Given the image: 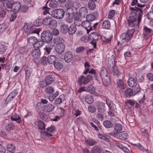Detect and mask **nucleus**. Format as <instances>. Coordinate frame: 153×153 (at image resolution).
<instances>
[{
	"instance_id": "ddd939ff",
	"label": "nucleus",
	"mask_w": 153,
	"mask_h": 153,
	"mask_svg": "<svg viewBox=\"0 0 153 153\" xmlns=\"http://www.w3.org/2000/svg\"><path fill=\"white\" fill-rule=\"evenodd\" d=\"M97 107L98 112H104L105 111V103L102 102L97 103Z\"/></svg>"
},
{
	"instance_id": "c9c22d12",
	"label": "nucleus",
	"mask_w": 153,
	"mask_h": 153,
	"mask_svg": "<svg viewBox=\"0 0 153 153\" xmlns=\"http://www.w3.org/2000/svg\"><path fill=\"white\" fill-rule=\"evenodd\" d=\"M134 145L137 147V148L141 151L145 153H148V149L145 148L140 143H138L137 144H134Z\"/></svg>"
},
{
	"instance_id": "e2e57ef3",
	"label": "nucleus",
	"mask_w": 153,
	"mask_h": 153,
	"mask_svg": "<svg viewBox=\"0 0 153 153\" xmlns=\"http://www.w3.org/2000/svg\"><path fill=\"white\" fill-rule=\"evenodd\" d=\"M89 111L91 113H94L96 111V109L95 107L93 105H91L88 107Z\"/></svg>"
},
{
	"instance_id": "72a5a7b5",
	"label": "nucleus",
	"mask_w": 153,
	"mask_h": 153,
	"mask_svg": "<svg viewBox=\"0 0 153 153\" xmlns=\"http://www.w3.org/2000/svg\"><path fill=\"white\" fill-rule=\"evenodd\" d=\"M5 128L7 131H10L15 129V126L12 123H10L6 126Z\"/></svg>"
},
{
	"instance_id": "c756f323",
	"label": "nucleus",
	"mask_w": 153,
	"mask_h": 153,
	"mask_svg": "<svg viewBox=\"0 0 153 153\" xmlns=\"http://www.w3.org/2000/svg\"><path fill=\"white\" fill-rule=\"evenodd\" d=\"M114 130L116 133L121 131L123 128L122 125L119 123H116L114 125Z\"/></svg>"
},
{
	"instance_id": "6e6d98bb",
	"label": "nucleus",
	"mask_w": 153,
	"mask_h": 153,
	"mask_svg": "<svg viewBox=\"0 0 153 153\" xmlns=\"http://www.w3.org/2000/svg\"><path fill=\"white\" fill-rule=\"evenodd\" d=\"M38 128L40 130H45V126L44 123L42 121H39L38 123Z\"/></svg>"
},
{
	"instance_id": "b1692460",
	"label": "nucleus",
	"mask_w": 153,
	"mask_h": 153,
	"mask_svg": "<svg viewBox=\"0 0 153 153\" xmlns=\"http://www.w3.org/2000/svg\"><path fill=\"white\" fill-rule=\"evenodd\" d=\"M101 148L98 146L96 145L91 148V153H101Z\"/></svg>"
},
{
	"instance_id": "bf43d9fd",
	"label": "nucleus",
	"mask_w": 153,
	"mask_h": 153,
	"mask_svg": "<svg viewBox=\"0 0 153 153\" xmlns=\"http://www.w3.org/2000/svg\"><path fill=\"white\" fill-rule=\"evenodd\" d=\"M25 71L26 75L25 79H28L32 73V71L30 69H25Z\"/></svg>"
},
{
	"instance_id": "473e14b6",
	"label": "nucleus",
	"mask_w": 153,
	"mask_h": 153,
	"mask_svg": "<svg viewBox=\"0 0 153 153\" xmlns=\"http://www.w3.org/2000/svg\"><path fill=\"white\" fill-rule=\"evenodd\" d=\"M85 101L88 104H92L94 102V100L91 95H87L85 98Z\"/></svg>"
},
{
	"instance_id": "774afa93",
	"label": "nucleus",
	"mask_w": 153,
	"mask_h": 153,
	"mask_svg": "<svg viewBox=\"0 0 153 153\" xmlns=\"http://www.w3.org/2000/svg\"><path fill=\"white\" fill-rule=\"evenodd\" d=\"M147 77L149 80L153 81V74L151 73H148L147 74Z\"/></svg>"
},
{
	"instance_id": "cd10ccee",
	"label": "nucleus",
	"mask_w": 153,
	"mask_h": 153,
	"mask_svg": "<svg viewBox=\"0 0 153 153\" xmlns=\"http://www.w3.org/2000/svg\"><path fill=\"white\" fill-rule=\"evenodd\" d=\"M49 23V27L51 29L55 28L57 25V22L56 20H50Z\"/></svg>"
},
{
	"instance_id": "9d476101",
	"label": "nucleus",
	"mask_w": 153,
	"mask_h": 153,
	"mask_svg": "<svg viewBox=\"0 0 153 153\" xmlns=\"http://www.w3.org/2000/svg\"><path fill=\"white\" fill-rule=\"evenodd\" d=\"M73 53L71 51H68L66 52L64 56L65 62L68 63L70 62L73 59Z\"/></svg>"
},
{
	"instance_id": "3c124183",
	"label": "nucleus",
	"mask_w": 153,
	"mask_h": 153,
	"mask_svg": "<svg viewBox=\"0 0 153 153\" xmlns=\"http://www.w3.org/2000/svg\"><path fill=\"white\" fill-rule=\"evenodd\" d=\"M141 135L145 138H148V133L147 130L146 129L143 128L141 129Z\"/></svg>"
},
{
	"instance_id": "49530a36",
	"label": "nucleus",
	"mask_w": 153,
	"mask_h": 153,
	"mask_svg": "<svg viewBox=\"0 0 153 153\" xmlns=\"http://www.w3.org/2000/svg\"><path fill=\"white\" fill-rule=\"evenodd\" d=\"M39 117L43 121H46L48 119V117L46 114L43 112H40L39 113Z\"/></svg>"
},
{
	"instance_id": "f03ea898",
	"label": "nucleus",
	"mask_w": 153,
	"mask_h": 153,
	"mask_svg": "<svg viewBox=\"0 0 153 153\" xmlns=\"http://www.w3.org/2000/svg\"><path fill=\"white\" fill-rule=\"evenodd\" d=\"M63 39L60 37H57L56 38V45L55 48V51L58 53L61 54L64 51L65 45L62 42Z\"/></svg>"
},
{
	"instance_id": "603ef678",
	"label": "nucleus",
	"mask_w": 153,
	"mask_h": 153,
	"mask_svg": "<svg viewBox=\"0 0 153 153\" xmlns=\"http://www.w3.org/2000/svg\"><path fill=\"white\" fill-rule=\"evenodd\" d=\"M104 112H98L96 115V118L99 120H102L104 117Z\"/></svg>"
},
{
	"instance_id": "5701e85b",
	"label": "nucleus",
	"mask_w": 153,
	"mask_h": 153,
	"mask_svg": "<svg viewBox=\"0 0 153 153\" xmlns=\"http://www.w3.org/2000/svg\"><path fill=\"white\" fill-rule=\"evenodd\" d=\"M107 67L109 69L110 71H111L115 68V60L113 59L112 60H109L107 64Z\"/></svg>"
},
{
	"instance_id": "2eb2a0df",
	"label": "nucleus",
	"mask_w": 153,
	"mask_h": 153,
	"mask_svg": "<svg viewBox=\"0 0 153 153\" xmlns=\"http://www.w3.org/2000/svg\"><path fill=\"white\" fill-rule=\"evenodd\" d=\"M125 143H124L117 142L115 143V146L120 148L122 149L124 152L127 153H129V150L125 146Z\"/></svg>"
},
{
	"instance_id": "2f4dec72",
	"label": "nucleus",
	"mask_w": 153,
	"mask_h": 153,
	"mask_svg": "<svg viewBox=\"0 0 153 153\" xmlns=\"http://www.w3.org/2000/svg\"><path fill=\"white\" fill-rule=\"evenodd\" d=\"M103 124L104 126L107 128H112L114 125L111 121L108 120L104 121L103 122Z\"/></svg>"
},
{
	"instance_id": "6e6552de",
	"label": "nucleus",
	"mask_w": 153,
	"mask_h": 153,
	"mask_svg": "<svg viewBox=\"0 0 153 153\" xmlns=\"http://www.w3.org/2000/svg\"><path fill=\"white\" fill-rule=\"evenodd\" d=\"M21 4L19 2H16L13 4L12 11H15L11 14V18L15 19L17 17L16 12H18L21 8Z\"/></svg>"
},
{
	"instance_id": "0eeeda50",
	"label": "nucleus",
	"mask_w": 153,
	"mask_h": 153,
	"mask_svg": "<svg viewBox=\"0 0 153 153\" xmlns=\"http://www.w3.org/2000/svg\"><path fill=\"white\" fill-rule=\"evenodd\" d=\"M65 13V11L62 9H57L52 11L51 15L54 18L60 19L63 18Z\"/></svg>"
},
{
	"instance_id": "c85d7f7f",
	"label": "nucleus",
	"mask_w": 153,
	"mask_h": 153,
	"mask_svg": "<svg viewBox=\"0 0 153 153\" xmlns=\"http://www.w3.org/2000/svg\"><path fill=\"white\" fill-rule=\"evenodd\" d=\"M68 26L67 25L62 24L60 27V31L62 33L66 34L67 32H68Z\"/></svg>"
},
{
	"instance_id": "a211bd4d",
	"label": "nucleus",
	"mask_w": 153,
	"mask_h": 153,
	"mask_svg": "<svg viewBox=\"0 0 153 153\" xmlns=\"http://www.w3.org/2000/svg\"><path fill=\"white\" fill-rule=\"evenodd\" d=\"M117 88L120 89L122 90L125 88L126 85L121 79L117 80Z\"/></svg>"
},
{
	"instance_id": "4c0bfd02",
	"label": "nucleus",
	"mask_w": 153,
	"mask_h": 153,
	"mask_svg": "<svg viewBox=\"0 0 153 153\" xmlns=\"http://www.w3.org/2000/svg\"><path fill=\"white\" fill-rule=\"evenodd\" d=\"M45 93L48 94H52L54 91L53 88L51 86L47 87L45 88Z\"/></svg>"
},
{
	"instance_id": "864d4df0",
	"label": "nucleus",
	"mask_w": 153,
	"mask_h": 153,
	"mask_svg": "<svg viewBox=\"0 0 153 153\" xmlns=\"http://www.w3.org/2000/svg\"><path fill=\"white\" fill-rule=\"evenodd\" d=\"M132 5H137L138 7H143L145 6L144 4H140L137 3V0H133L131 3Z\"/></svg>"
},
{
	"instance_id": "4be33fe9",
	"label": "nucleus",
	"mask_w": 153,
	"mask_h": 153,
	"mask_svg": "<svg viewBox=\"0 0 153 153\" xmlns=\"http://www.w3.org/2000/svg\"><path fill=\"white\" fill-rule=\"evenodd\" d=\"M57 59V57L54 55H50L47 57V62L50 64L54 63Z\"/></svg>"
},
{
	"instance_id": "f3484780",
	"label": "nucleus",
	"mask_w": 153,
	"mask_h": 153,
	"mask_svg": "<svg viewBox=\"0 0 153 153\" xmlns=\"http://www.w3.org/2000/svg\"><path fill=\"white\" fill-rule=\"evenodd\" d=\"M44 42L41 39H38L35 43L33 44V47L36 49H40L44 45Z\"/></svg>"
},
{
	"instance_id": "de8ad7c7",
	"label": "nucleus",
	"mask_w": 153,
	"mask_h": 153,
	"mask_svg": "<svg viewBox=\"0 0 153 153\" xmlns=\"http://www.w3.org/2000/svg\"><path fill=\"white\" fill-rule=\"evenodd\" d=\"M7 149L8 151L13 152L15 149V147L12 144H8L7 146Z\"/></svg>"
},
{
	"instance_id": "4468645a",
	"label": "nucleus",
	"mask_w": 153,
	"mask_h": 153,
	"mask_svg": "<svg viewBox=\"0 0 153 153\" xmlns=\"http://www.w3.org/2000/svg\"><path fill=\"white\" fill-rule=\"evenodd\" d=\"M141 20H128V23L129 26L133 27L135 26H138L139 23L141 22Z\"/></svg>"
},
{
	"instance_id": "f704fd0d",
	"label": "nucleus",
	"mask_w": 153,
	"mask_h": 153,
	"mask_svg": "<svg viewBox=\"0 0 153 153\" xmlns=\"http://www.w3.org/2000/svg\"><path fill=\"white\" fill-rule=\"evenodd\" d=\"M102 27L103 28L109 29L111 25L110 21L109 20H105L104 21L102 24Z\"/></svg>"
},
{
	"instance_id": "13d9d810",
	"label": "nucleus",
	"mask_w": 153,
	"mask_h": 153,
	"mask_svg": "<svg viewBox=\"0 0 153 153\" xmlns=\"http://www.w3.org/2000/svg\"><path fill=\"white\" fill-rule=\"evenodd\" d=\"M134 95L140 91V89L138 85H136L135 87H134Z\"/></svg>"
},
{
	"instance_id": "9b49d317",
	"label": "nucleus",
	"mask_w": 153,
	"mask_h": 153,
	"mask_svg": "<svg viewBox=\"0 0 153 153\" xmlns=\"http://www.w3.org/2000/svg\"><path fill=\"white\" fill-rule=\"evenodd\" d=\"M41 54L40 49L34 48V49L31 52V56L36 59H38L40 58Z\"/></svg>"
},
{
	"instance_id": "a18cd8bd",
	"label": "nucleus",
	"mask_w": 153,
	"mask_h": 153,
	"mask_svg": "<svg viewBox=\"0 0 153 153\" xmlns=\"http://www.w3.org/2000/svg\"><path fill=\"white\" fill-rule=\"evenodd\" d=\"M38 39L34 36L29 37L27 39V42L28 43H31L33 45L37 41Z\"/></svg>"
},
{
	"instance_id": "e433bc0d",
	"label": "nucleus",
	"mask_w": 153,
	"mask_h": 153,
	"mask_svg": "<svg viewBox=\"0 0 153 153\" xmlns=\"http://www.w3.org/2000/svg\"><path fill=\"white\" fill-rule=\"evenodd\" d=\"M88 6L89 8L91 10H94L96 8V5L94 1L90 0L88 3Z\"/></svg>"
},
{
	"instance_id": "1a4fd4ad",
	"label": "nucleus",
	"mask_w": 153,
	"mask_h": 153,
	"mask_svg": "<svg viewBox=\"0 0 153 153\" xmlns=\"http://www.w3.org/2000/svg\"><path fill=\"white\" fill-rule=\"evenodd\" d=\"M103 68H102V71L100 74V76L102 81V83L104 85L107 86H108L110 84V79L109 77L107 74H104V71Z\"/></svg>"
},
{
	"instance_id": "6ab92c4d",
	"label": "nucleus",
	"mask_w": 153,
	"mask_h": 153,
	"mask_svg": "<svg viewBox=\"0 0 153 153\" xmlns=\"http://www.w3.org/2000/svg\"><path fill=\"white\" fill-rule=\"evenodd\" d=\"M128 136L127 133L125 132H121L117 134V137L119 139L124 140L126 139Z\"/></svg>"
},
{
	"instance_id": "39448f33",
	"label": "nucleus",
	"mask_w": 153,
	"mask_h": 153,
	"mask_svg": "<svg viewBox=\"0 0 153 153\" xmlns=\"http://www.w3.org/2000/svg\"><path fill=\"white\" fill-rule=\"evenodd\" d=\"M93 79V76L91 74L88 75L86 76L81 75L78 78L77 83L80 86L82 84L85 85Z\"/></svg>"
},
{
	"instance_id": "dca6fc26",
	"label": "nucleus",
	"mask_w": 153,
	"mask_h": 153,
	"mask_svg": "<svg viewBox=\"0 0 153 153\" xmlns=\"http://www.w3.org/2000/svg\"><path fill=\"white\" fill-rule=\"evenodd\" d=\"M65 16L67 19H74L75 16L74 10H66V13Z\"/></svg>"
},
{
	"instance_id": "f8f14e48",
	"label": "nucleus",
	"mask_w": 153,
	"mask_h": 153,
	"mask_svg": "<svg viewBox=\"0 0 153 153\" xmlns=\"http://www.w3.org/2000/svg\"><path fill=\"white\" fill-rule=\"evenodd\" d=\"M55 107V106L53 104H47L43 107L42 110L46 112H50L53 111Z\"/></svg>"
},
{
	"instance_id": "69168bd1",
	"label": "nucleus",
	"mask_w": 153,
	"mask_h": 153,
	"mask_svg": "<svg viewBox=\"0 0 153 153\" xmlns=\"http://www.w3.org/2000/svg\"><path fill=\"white\" fill-rule=\"evenodd\" d=\"M82 20H74V24L75 26H79L82 25Z\"/></svg>"
},
{
	"instance_id": "ea45409f",
	"label": "nucleus",
	"mask_w": 153,
	"mask_h": 153,
	"mask_svg": "<svg viewBox=\"0 0 153 153\" xmlns=\"http://www.w3.org/2000/svg\"><path fill=\"white\" fill-rule=\"evenodd\" d=\"M90 40L91 39L98 40V36L97 33L95 32H92L89 36Z\"/></svg>"
},
{
	"instance_id": "412c9836",
	"label": "nucleus",
	"mask_w": 153,
	"mask_h": 153,
	"mask_svg": "<svg viewBox=\"0 0 153 153\" xmlns=\"http://www.w3.org/2000/svg\"><path fill=\"white\" fill-rule=\"evenodd\" d=\"M124 95L127 97H130L134 95L133 90L130 88H127L125 91Z\"/></svg>"
},
{
	"instance_id": "20e7f679",
	"label": "nucleus",
	"mask_w": 153,
	"mask_h": 153,
	"mask_svg": "<svg viewBox=\"0 0 153 153\" xmlns=\"http://www.w3.org/2000/svg\"><path fill=\"white\" fill-rule=\"evenodd\" d=\"M79 4L72 0H68L65 4L66 10H74V9H78L79 7Z\"/></svg>"
},
{
	"instance_id": "7c9ffc66",
	"label": "nucleus",
	"mask_w": 153,
	"mask_h": 153,
	"mask_svg": "<svg viewBox=\"0 0 153 153\" xmlns=\"http://www.w3.org/2000/svg\"><path fill=\"white\" fill-rule=\"evenodd\" d=\"M54 66L58 70H60L63 67V64L59 61L55 62L54 63Z\"/></svg>"
},
{
	"instance_id": "bb28decb",
	"label": "nucleus",
	"mask_w": 153,
	"mask_h": 153,
	"mask_svg": "<svg viewBox=\"0 0 153 153\" xmlns=\"http://www.w3.org/2000/svg\"><path fill=\"white\" fill-rule=\"evenodd\" d=\"M65 96L64 95H61L56 99L54 101V104L56 105H58L61 104L65 99Z\"/></svg>"
},
{
	"instance_id": "680f3d73",
	"label": "nucleus",
	"mask_w": 153,
	"mask_h": 153,
	"mask_svg": "<svg viewBox=\"0 0 153 153\" xmlns=\"http://www.w3.org/2000/svg\"><path fill=\"white\" fill-rule=\"evenodd\" d=\"M111 71H113L114 73V75L116 76L117 77L120 74L119 71L115 68H114Z\"/></svg>"
},
{
	"instance_id": "f257e3e1",
	"label": "nucleus",
	"mask_w": 153,
	"mask_h": 153,
	"mask_svg": "<svg viewBox=\"0 0 153 153\" xmlns=\"http://www.w3.org/2000/svg\"><path fill=\"white\" fill-rule=\"evenodd\" d=\"M41 40L44 42L48 44V45L51 47H53L56 43V38L53 39V35L49 30L43 32L41 34Z\"/></svg>"
},
{
	"instance_id": "5fc2aeb1",
	"label": "nucleus",
	"mask_w": 153,
	"mask_h": 153,
	"mask_svg": "<svg viewBox=\"0 0 153 153\" xmlns=\"http://www.w3.org/2000/svg\"><path fill=\"white\" fill-rule=\"evenodd\" d=\"M135 103V102L133 100H128L126 102V104L128 106V104L130 105L129 107H132Z\"/></svg>"
},
{
	"instance_id": "338daca9",
	"label": "nucleus",
	"mask_w": 153,
	"mask_h": 153,
	"mask_svg": "<svg viewBox=\"0 0 153 153\" xmlns=\"http://www.w3.org/2000/svg\"><path fill=\"white\" fill-rule=\"evenodd\" d=\"M148 19H153V11H150L146 15Z\"/></svg>"
},
{
	"instance_id": "37998d69",
	"label": "nucleus",
	"mask_w": 153,
	"mask_h": 153,
	"mask_svg": "<svg viewBox=\"0 0 153 153\" xmlns=\"http://www.w3.org/2000/svg\"><path fill=\"white\" fill-rule=\"evenodd\" d=\"M79 13L81 14V16L85 17V15H87V10L85 7H82L80 8L79 10Z\"/></svg>"
},
{
	"instance_id": "aec40b11",
	"label": "nucleus",
	"mask_w": 153,
	"mask_h": 153,
	"mask_svg": "<svg viewBox=\"0 0 153 153\" xmlns=\"http://www.w3.org/2000/svg\"><path fill=\"white\" fill-rule=\"evenodd\" d=\"M55 79V77L53 76L49 75L47 76L45 79L46 83L48 85L51 84L53 82Z\"/></svg>"
},
{
	"instance_id": "79ce46f5",
	"label": "nucleus",
	"mask_w": 153,
	"mask_h": 153,
	"mask_svg": "<svg viewBox=\"0 0 153 153\" xmlns=\"http://www.w3.org/2000/svg\"><path fill=\"white\" fill-rule=\"evenodd\" d=\"M86 19H96L98 18V14L96 13L95 15L94 14H90L86 15Z\"/></svg>"
},
{
	"instance_id": "393cba45",
	"label": "nucleus",
	"mask_w": 153,
	"mask_h": 153,
	"mask_svg": "<svg viewBox=\"0 0 153 153\" xmlns=\"http://www.w3.org/2000/svg\"><path fill=\"white\" fill-rule=\"evenodd\" d=\"M11 119L12 120L16 121L18 123H20L22 121L20 117L16 113H14L12 115L11 117Z\"/></svg>"
},
{
	"instance_id": "8fccbe9b",
	"label": "nucleus",
	"mask_w": 153,
	"mask_h": 153,
	"mask_svg": "<svg viewBox=\"0 0 153 153\" xmlns=\"http://www.w3.org/2000/svg\"><path fill=\"white\" fill-rule=\"evenodd\" d=\"M43 20H36L33 23L34 26L39 27L43 23Z\"/></svg>"
},
{
	"instance_id": "0e129e2a",
	"label": "nucleus",
	"mask_w": 153,
	"mask_h": 153,
	"mask_svg": "<svg viewBox=\"0 0 153 153\" xmlns=\"http://www.w3.org/2000/svg\"><path fill=\"white\" fill-rule=\"evenodd\" d=\"M74 19H79L80 18H83L84 17H83V16H81V14L79 13H74Z\"/></svg>"
},
{
	"instance_id": "58836bf2",
	"label": "nucleus",
	"mask_w": 153,
	"mask_h": 153,
	"mask_svg": "<svg viewBox=\"0 0 153 153\" xmlns=\"http://www.w3.org/2000/svg\"><path fill=\"white\" fill-rule=\"evenodd\" d=\"M136 81V80L133 78L130 77L127 82L128 85L130 87H133L134 86Z\"/></svg>"
},
{
	"instance_id": "423d86ee",
	"label": "nucleus",
	"mask_w": 153,
	"mask_h": 153,
	"mask_svg": "<svg viewBox=\"0 0 153 153\" xmlns=\"http://www.w3.org/2000/svg\"><path fill=\"white\" fill-rule=\"evenodd\" d=\"M25 31L26 33L28 34L36 33L38 35L41 31V29L40 28H36L34 27L32 24H29L27 23Z\"/></svg>"
},
{
	"instance_id": "c03bdc74",
	"label": "nucleus",
	"mask_w": 153,
	"mask_h": 153,
	"mask_svg": "<svg viewBox=\"0 0 153 153\" xmlns=\"http://www.w3.org/2000/svg\"><path fill=\"white\" fill-rule=\"evenodd\" d=\"M86 90L89 93L93 94L95 92V88L92 85H90L87 87Z\"/></svg>"
},
{
	"instance_id": "a19ab883",
	"label": "nucleus",
	"mask_w": 153,
	"mask_h": 153,
	"mask_svg": "<svg viewBox=\"0 0 153 153\" xmlns=\"http://www.w3.org/2000/svg\"><path fill=\"white\" fill-rule=\"evenodd\" d=\"M85 142L89 146H92L95 145L97 143L96 141L92 139H89L88 140H86Z\"/></svg>"
},
{
	"instance_id": "052dcab7",
	"label": "nucleus",
	"mask_w": 153,
	"mask_h": 153,
	"mask_svg": "<svg viewBox=\"0 0 153 153\" xmlns=\"http://www.w3.org/2000/svg\"><path fill=\"white\" fill-rule=\"evenodd\" d=\"M85 49V48L83 46H80L76 48V52L77 53H79L83 51Z\"/></svg>"
},
{
	"instance_id": "4d7b16f0",
	"label": "nucleus",
	"mask_w": 153,
	"mask_h": 153,
	"mask_svg": "<svg viewBox=\"0 0 153 153\" xmlns=\"http://www.w3.org/2000/svg\"><path fill=\"white\" fill-rule=\"evenodd\" d=\"M90 40L89 36H84L82 37L80 39L81 41L84 43L88 42Z\"/></svg>"
},
{
	"instance_id": "09e8293b",
	"label": "nucleus",
	"mask_w": 153,
	"mask_h": 153,
	"mask_svg": "<svg viewBox=\"0 0 153 153\" xmlns=\"http://www.w3.org/2000/svg\"><path fill=\"white\" fill-rule=\"evenodd\" d=\"M82 26L86 29L91 26L90 21L88 20L83 21L82 23Z\"/></svg>"
},
{
	"instance_id": "a878e982",
	"label": "nucleus",
	"mask_w": 153,
	"mask_h": 153,
	"mask_svg": "<svg viewBox=\"0 0 153 153\" xmlns=\"http://www.w3.org/2000/svg\"><path fill=\"white\" fill-rule=\"evenodd\" d=\"M76 30V27L74 25H71L68 28V33L70 35L74 34Z\"/></svg>"
},
{
	"instance_id": "7ed1b4c3",
	"label": "nucleus",
	"mask_w": 153,
	"mask_h": 153,
	"mask_svg": "<svg viewBox=\"0 0 153 153\" xmlns=\"http://www.w3.org/2000/svg\"><path fill=\"white\" fill-rule=\"evenodd\" d=\"M134 30L132 29L131 30H129L126 33H124L120 36V40L122 43H125L128 42L132 37L134 33Z\"/></svg>"
}]
</instances>
